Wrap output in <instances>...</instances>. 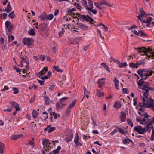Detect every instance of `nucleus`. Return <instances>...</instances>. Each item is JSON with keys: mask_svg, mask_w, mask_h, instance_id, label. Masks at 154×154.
<instances>
[{"mask_svg": "<svg viewBox=\"0 0 154 154\" xmlns=\"http://www.w3.org/2000/svg\"><path fill=\"white\" fill-rule=\"evenodd\" d=\"M143 97L141 98L143 102L141 106L147 108L154 107V101L152 99L148 98L149 94H148L146 97L143 93Z\"/></svg>", "mask_w": 154, "mask_h": 154, "instance_id": "1", "label": "nucleus"}, {"mask_svg": "<svg viewBox=\"0 0 154 154\" xmlns=\"http://www.w3.org/2000/svg\"><path fill=\"white\" fill-rule=\"evenodd\" d=\"M146 77L141 78L139 80L137 81V84L139 86L138 88L139 89H141L145 91L146 88H147L148 86H150L148 82H146L143 81V80H146L147 79Z\"/></svg>", "mask_w": 154, "mask_h": 154, "instance_id": "2", "label": "nucleus"}, {"mask_svg": "<svg viewBox=\"0 0 154 154\" xmlns=\"http://www.w3.org/2000/svg\"><path fill=\"white\" fill-rule=\"evenodd\" d=\"M146 127H145L146 130L147 131H150V129L152 130V131L154 129V117L150 119H147V122L146 123Z\"/></svg>", "mask_w": 154, "mask_h": 154, "instance_id": "3", "label": "nucleus"}, {"mask_svg": "<svg viewBox=\"0 0 154 154\" xmlns=\"http://www.w3.org/2000/svg\"><path fill=\"white\" fill-rule=\"evenodd\" d=\"M139 51L140 53L143 52L144 55L146 54L147 52L150 53L151 56L152 57H154V50L153 51H152V49L150 48V47H149L148 48H146L142 47L141 48H138Z\"/></svg>", "mask_w": 154, "mask_h": 154, "instance_id": "4", "label": "nucleus"}, {"mask_svg": "<svg viewBox=\"0 0 154 154\" xmlns=\"http://www.w3.org/2000/svg\"><path fill=\"white\" fill-rule=\"evenodd\" d=\"M23 43L27 45L28 47H31L33 45L34 40L30 38H24L22 39Z\"/></svg>", "mask_w": 154, "mask_h": 154, "instance_id": "5", "label": "nucleus"}, {"mask_svg": "<svg viewBox=\"0 0 154 154\" xmlns=\"http://www.w3.org/2000/svg\"><path fill=\"white\" fill-rule=\"evenodd\" d=\"M144 118L143 120L139 119L137 117L136 118V121L142 124H144L146 125L147 122V119L149 118V115L146 113H144L143 114Z\"/></svg>", "mask_w": 154, "mask_h": 154, "instance_id": "6", "label": "nucleus"}, {"mask_svg": "<svg viewBox=\"0 0 154 154\" xmlns=\"http://www.w3.org/2000/svg\"><path fill=\"white\" fill-rule=\"evenodd\" d=\"M82 3L85 8L88 10L90 9L91 8H93V3L91 1L89 0L88 2H87L86 1V0H83Z\"/></svg>", "mask_w": 154, "mask_h": 154, "instance_id": "7", "label": "nucleus"}, {"mask_svg": "<svg viewBox=\"0 0 154 154\" xmlns=\"http://www.w3.org/2000/svg\"><path fill=\"white\" fill-rule=\"evenodd\" d=\"M78 17L80 19H83L87 22H92L94 21L93 19L91 18L88 15H81L80 14H78Z\"/></svg>", "mask_w": 154, "mask_h": 154, "instance_id": "8", "label": "nucleus"}, {"mask_svg": "<svg viewBox=\"0 0 154 154\" xmlns=\"http://www.w3.org/2000/svg\"><path fill=\"white\" fill-rule=\"evenodd\" d=\"M134 130L139 134H143L145 133V128H144L141 126H136L134 127Z\"/></svg>", "mask_w": 154, "mask_h": 154, "instance_id": "9", "label": "nucleus"}, {"mask_svg": "<svg viewBox=\"0 0 154 154\" xmlns=\"http://www.w3.org/2000/svg\"><path fill=\"white\" fill-rule=\"evenodd\" d=\"M137 73L142 77L144 76L146 77V73L148 72V69H139L137 71Z\"/></svg>", "mask_w": 154, "mask_h": 154, "instance_id": "10", "label": "nucleus"}, {"mask_svg": "<svg viewBox=\"0 0 154 154\" xmlns=\"http://www.w3.org/2000/svg\"><path fill=\"white\" fill-rule=\"evenodd\" d=\"M47 71V67H44L41 71L37 74V75L40 78V76L44 75Z\"/></svg>", "mask_w": 154, "mask_h": 154, "instance_id": "11", "label": "nucleus"}, {"mask_svg": "<svg viewBox=\"0 0 154 154\" xmlns=\"http://www.w3.org/2000/svg\"><path fill=\"white\" fill-rule=\"evenodd\" d=\"M152 20V19L151 17H149V18L146 20H143L142 22L143 25H144L143 23H147V24L146 25V26L147 27H149V25L150 24V23Z\"/></svg>", "mask_w": 154, "mask_h": 154, "instance_id": "12", "label": "nucleus"}, {"mask_svg": "<svg viewBox=\"0 0 154 154\" xmlns=\"http://www.w3.org/2000/svg\"><path fill=\"white\" fill-rule=\"evenodd\" d=\"M106 79L105 78H102L99 79L98 81V83L99 84V87L101 88L103 85L105 83V80Z\"/></svg>", "mask_w": 154, "mask_h": 154, "instance_id": "13", "label": "nucleus"}, {"mask_svg": "<svg viewBox=\"0 0 154 154\" xmlns=\"http://www.w3.org/2000/svg\"><path fill=\"white\" fill-rule=\"evenodd\" d=\"M10 103L12 106L15 108L17 111H19L20 108L19 107V104L16 102L14 101L12 102H10Z\"/></svg>", "mask_w": 154, "mask_h": 154, "instance_id": "14", "label": "nucleus"}, {"mask_svg": "<svg viewBox=\"0 0 154 154\" xmlns=\"http://www.w3.org/2000/svg\"><path fill=\"white\" fill-rule=\"evenodd\" d=\"M75 134L76 136L75 137L74 140V142L75 144L77 146H82V144L79 142V138L78 135V133H76Z\"/></svg>", "mask_w": 154, "mask_h": 154, "instance_id": "15", "label": "nucleus"}, {"mask_svg": "<svg viewBox=\"0 0 154 154\" xmlns=\"http://www.w3.org/2000/svg\"><path fill=\"white\" fill-rule=\"evenodd\" d=\"M78 27L83 30H85L88 29V26L85 25L82 23H78Z\"/></svg>", "mask_w": 154, "mask_h": 154, "instance_id": "16", "label": "nucleus"}, {"mask_svg": "<svg viewBox=\"0 0 154 154\" xmlns=\"http://www.w3.org/2000/svg\"><path fill=\"white\" fill-rule=\"evenodd\" d=\"M50 125H48L45 128V131L48 130V133H51L55 129V127H50Z\"/></svg>", "mask_w": 154, "mask_h": 154, "instance_id": "17", "label": "nucleus"}, {"mask_svg": "<svg viewBox=\"0 0 154 154\" xmlns=\"http://www.w3.org/2000/svg\"><path fill=\"white\" fill-rule=\"evenodd\" d=\"M150 86H148L147 87V88H146V90H145V92H143V93H144V94L146 95V96L147 97V96L148 94H149L148 93L149 92V90L150 91H154V88H151L149 87Z\"/></svg>", "mask_w": 154, "mask_h": 154, "instance_id": "18", "label": "nucleus"}, {"mask_svg": "<svg viewBox=\"0 0 154 154\" xmlns=\"http://www.w3.org/2000/svg\"><path fill=\"white\" fill-rule=\"evenodd\" d=\"M96 7L100 9H103L105 8V7L102 6V4H101V2L99 3L98 2H95L94 3Z\"/></svg>", "mask_w": 154, "mask_h": 154, "instance_id": "19", "label": "nucleus"}, {"mask_svg": "<svg viewBox=\"0 0 154 154\" xmlns=\"http://www.w3.org/2000/svg\"><path fill=\"white\" fill-rule=\"evenodd\" d=\"M68 99V97H63L62 98L60 99L59 101L61 106H64L66 104V103L65 102V100Z\"/></svg>", "mask_w": 154, "mask_h": 154, "instance_id": "20", "label": "nucleus"}, {"mask_svg": "<svg viewBox=\"0 0 154 154\" xmlns=\"http://www.w3.org/2000/svg\"><path fill=\"white\" fill-rule=\"evenodd\" d=\"M23 137L22 134H19L18 135H13L11 137V139L13 140H17Z\"/></svg>", "mask_w": 154, "mask_h": 154, "instance_id": "21", "label": "nucleus"}, {"mask_svg": "<svg viewBox=\"0 0 154 154\" xmlns=\"http://www.w3.org/2000/svg\"><path fill=\"white\" fill-rule=\"evenodd\" d=\"M126 115L125 113L124 112H121V119L122 122H125L126 120Z\"/></svg>", "mask_w": 154, "mask_h": 154, "instance_id": "22", "label": "nucleus"}, {"mask_svg": "<svg viewBox=\"0 0 154 154\" xmlns=\"http://www.w3.org/2000/svg\"><path fill=\"white\" fill-rule=\"evenodd\" d=\"M39 18L42 20H46V15L45 13H42L39 17Z\"/></svg>", "mask_w": 154, "mask_h": 154, "instance_id": "23", "label": "nucleus"}, {"mask_svg": "<svg viewBox=\"0 0 154 154\" xmlns=\"http://www.w3.org/2000/svg\"><path fill=\"white\" fill-rule=\"evenodd\" d=\"M81 39V37H76L74 39L71 41V43L72 44H76L79 42V41Z\"/></svg>", "mask_w": 154, "mask_h": 154, "instance_id": "24", "label": "nucleus"}, {"mask_svg": "<svg viewBox=\"0 0 154 154\" xmlns=\"http://www.w3.org/2000/svg\"><path fill=\"white\" fill-rule=\"evenodd\" d=\"M5 149L4 144L0 142V153L2 154Z\"/></svg>", "mask_w": 154, "mask_h": 154, "instance_id": "25", "label": "nucleus"}, {"mask_svg": "<svg viewBox=\"0 0 154 154\" xmlns=\"http://www.w3.org/2000/svg\"><path fill=\"white\" fill-rule=\"evenodd\" d=\"M101 4H103L105 5L110 6V7H112L113 6V5L112 4H109L108 2L106 1L105 0H102L101 2Z\"/></svg>", "mask_w": 154, "mask_h": 154, "instance_id": "26", "label": "nucleus"}, {"mask_svg": "<svg viewBox=\"0 0 154 154\" xmlns=\"http://www.w3.org/2000/svg\"><path fill=\"white\" fill-rule=\"evenodd\" d=\"M72 138L73 134H70L69 136L65 138V140L67 143H68L72 140Z\"/></svg>", "mask_w": 154, "mask_h": 154, "instance_id": "27", "label": "nucleus"}, {"mask_svg": "<svg viewBox=\"0 0 154 154\" xmlns=\"http://www.w3.org/2000/svg\"><path fill=\"white\" fill-rule=\"evenodd\" d=\"M137 65V66H138L140 65H142L143 66L145 64V62L144 60H139L138 61L136 62Z\"/></svg>", "mask_w": 154, "mask_h": 154, "instance_id": "28", "label": "nucleus"}, {"mask_svg": "<svg viewBox=\"0 0 154 154\" xmlns=\"http://www.w3.org/2000/svg\"><path fill=\"white\" fill-rule=\"evenodd\" d=\"M42 144L44 146H46L47 145H49L50 143H49V140L47 139H45L42 141Z\"/></svg>", "mask_w": 154, "mask_h": 154, "instance_id": "29", "label": "nucleus"}, {"mask_svg": "<svg viewBox=\"0 0 154 154\" xmlns=\"http://www.w3.org/2000/svg\"><path fill=\"white\" fill-rule=\"evenodd\" d=\"M129 66L130 67L133 68H138L137 65V63H136L131 62L129 63Z\"/></svg>", "mask_w": 154, "mask_h": 154, "instance_id": "30", "label": "nucleus"}, {"mask_svg": "<svg viewBox=\"0 0 154 154\" xmlns=\"http://www.w3.org/2000/svg\"><path fill=\"white\" fill-rule=\"evenodd\" d=\"M6 8L7 10V12L8 13L10 12V11H12V9L11 6V5H10V2H9L8 3L6 7Z\"/></svg>", "mask_w": 154, "mask_h": 154, "instance_id": "31", "label": "nucleus"}, {"mask_svg": "<svg viewBox=\"0 0 154 154\" xmlns=\"http://www.w3.org/2000/svg\"><path fill=\"white\" fill-rule=\"evenodd\" d=\"M97 94L98 97H102L103 96L104 93L100 91L98 89H97Z\"/></svg>", "mask_w": 154, "mask_h": 154, "instance_id": "32", "label": "nucleus"}, {"mask_svg": "<svg viewBox=\"0 0 154 154\" xmlns=\"http://www.w3.org/2000/svg\"><path fill=\"white\" fill-rule=\"evenodd\" d=\"M114 106L115 108H119L121 107V104L119 101H117L115 103Z\"/></svg>", "mask_w": 154, "mask_h": 154, "instance_id": "33", "label": "nucleus"}, {"mask_svg": "<svg viewBox=\"0 0 154 154\" xmlns=\"http://www.w3.org/2000/svg\"><path fill=\"white\" fill-rule=\"evenodd\" d=\"M44 100L46 104H48L51 102V100H50L49 98L47 96L45 97Z\"/></svg>", "mask_w": 154, "mask_h": 154, "instance_id": "34", "label": "nucleus"}, {"mask_svg": "<svg viewBox=\"0 0 154 154\" xmlns=\"http://www.w3.org/2000/svg\"><path fill=\"white\" fill-rule=\"evenodd\" d=\"M61 147L60 146H58L56 149L53 150L52 152L54 154H58L60 150L61 149Z\"/></svg>", "mask_w": 154, "mask_h": 154, "instance_id": "35", "label": "nucleus"}, {"mask_svg": "<svg viewBox=\"0 0 154 154\" xmlns=\"http://www.w3.org/2000/svg\"><path fill=\"white\" fill-rule=\"evenodd\" d=\"M8 41L10 43L12 42L14 39V37L12 35H10L8 36Z\"/></svg>", "mask_w": 154, "mask_h": 154, "instance_id": "36", "label": "nucleus"}, {"mask_svg": "<svg viewBox=\"0 0 154 154\" xmlns=\"http://www.w3.org/2000/svg\"><path fill=\"white\" fill-rule=\"evenodd\" d=\"M8 16L11 19H13L15 17V15L14 14V11H12L9 14Z\"/></svg>", "mask_w": 154, "mask_h": 154, "instance_id": "37", "label": "nucleus"}, {"mask_svg": "<svg viewBox=\"0 0 154 154\" xmlns=\"http://www.w3.org/2000/svg\"><path fill=\"white\" fill-rule=\"evenodd\" d=\"M140 15L141 18H143L144 16L146 17L147 16L146 14H145L144 11L143 10H140Z\"/></svg>", "mask_w": 154, "mask_h": 154, "instance_id": "38", "label": "nucleus"}, {"mask_svg": "<svg viewBox=\"0 0 154 154\" xmlns=\"http://www.w3.org/2000/svg\"><path fill=\"white\" fill-rule=\"evenodd\" d=\"M53 68L55 71L58 72H63V70L60 69L59 67L58 66H54Z\"/></svg>", "mask_w": 154, "mask_h": 154, "instance_id": "39", "label": "nucleus"}, {"mask_svg": "<svg viewBox=\"0 0 154 154\" xmlns=\"http://www.w3.org/2000/svg\"><path fill=\"white\" fill-rule=\"evenodd\" d=\"M43 119H46L48 117V114L46 112H44L42 114Z\"/></svg>", "mask_w": 154, "mask_h": 154, "instance_id": "40", "label": "nucleus"}, {"mask_svg": "<svg viewBox=\"0 0 154 154\" xmlns=\"http://www.w3.org/2000/svg\"><path fill=\"white\" fill-rule=\"evenodd\" d=\"M53 15L52 14H50L47 16H46V20H51L53 19Z\"/></svg>", "mask_w": 154, "mask_h": 154, "instance_id": "41", "label": "nucleus"}, {"mask_svg": "<svg viewBox=\"0 0 154 154\" xmlns=\"http://www.w3.org/2000/svg\"><path fill=\"white\" fill-rule=\"evenodd\" d=\"M28 32L30 35L34 36L35 35V32L33 29H32L28 31Z\"/></svg>", "mask_w": 154, "mask_h": 154, "instance_id": "42", "label": "nucleus"}, {"mask_svg": "<svg viewBox=\"0 0 154 154\" xmlns=\"http://www.w3.org/2000/svg\"><path fill=\"white\" fill-rule=\"evenodd\" d=\"M76 102V100H74L71 103L69 104L68 107L71 108H72L75 104Z\"/></svg>", "mask_w": 154, "mask_h": 154, "instance_id": "43", "label": "nucleus"}, {"mask_svg": "<svg viewBox=\"0 0 154 154\" xmlns=\"http://www.w3.org/2000/svg\"><path fill=\"white\" fill-rule=\"evenodd\" d=\"M127 65V64L126 62H124V63H120L118 64L120 68L125 67Z\"/></svg>", "mask_w": 154, "mask_h": 154, "instance_id": "44", "label": "nucleus"}, {"mask_svg": "<svg viewBox=\"0 0 154 154\" xmlns=\"http://www.w3.org/2000/svg\"><path fill=\"white\" fill-rule=\"evenodd\" d=\"M131 142H132V140L129 139H124L123 141V143L125 144H128Z\"/></svg>", "mask_w": 154, "mask_h": 154, "instance_id": "45", "label": "nucleus"}, {"mask_svg": "<svg viewBox=\"0 0 154 154\" xmlns=\"http://www.w3.org/2000/svg\"><path fill=\"white\" fill-rule=\"evenodd\" d=\"M32 113L33 117L34 118H35L38 115L37 112L35 110H33Z\"/></svg>", "mask_w": 154, "mask_h": 154, "instance_id": "46", "label": "nucleus"}, {"mask_svg": "<svg viewBox=\"0 0 154 154\" xmlns=\"http://www.w3.org/2000/svg\"><path fill=\"white\" fill-rule=\"evenodd\" d=\"M13 91H14L13 93L14 94H17L18 93L19 90L18 88H17L14 87L13 88Z\"/></svg>", "mask_w": 154, "mask_h": 154, "instance_id": "47", "label": "nucleus"}, {"mask_svg": "<svg viewBox=\"0 0 154 154\" xmlns=\"http://www.w3.org/2000/svg\"><path fill=\"white\" fill-rule=\"evenodd\" d=\"M71 109V108H69V107H67L65 112V113L66 116H68L69 115V113L70 112Z\"/></svg>", "mask_w": 154, "mask_h": 154, "instance_id": "48", "label": "nucleus"}, {"mask_svg": "<svg viewBox=\"0 0 154 154\" xmlns=\"http://www.w3.org/2000/svg\"><path fill=\"white\" fill-rule=\"evenodd\" d=\"M101 65L105 68L108 71H109L108 67L105 63H101Z\"/></svg>", "mask_w": 154, "mask_h": 154, "instance_id": "49", "label": "nucleus"}, {"mask_svg": "<svg viewBox=\"0 0 154 154\" xmlns=\"http://www.w3.org/2000/svg\"><path fill=\"white\" fill-rule=\"evenodd\" d=\"M116 127L118 128V131H119L120 133L123 134H124V130L123 129H122L121 128H120L118 126H116Z\"/></svg>", "mask_w": 154, "mask_h": 154, "instance_id": "50", "label": "nucleus"}, {"mask_svg": "<svg viewBox=\"0 0 154 154\" xmlns=\"http://www.w3.org/2000/svg\"><path fill=\"white\" fill-rule=\"evenodd\" d=\"M118 131V129L116 128L115 129L113 130L110 134L112 136L114 135L115 133Z\"/></svg>", "mask_w": 154, "mask_h": 154, "instance_id": "51", "label": "nucleus"}, {"mask_svg": "<svg viewBox=\"0 0 154 154\" xmlns=\"http://www.w3.org/2000/svg\"><path fill=\"white\" fill-rule=\"evenodd\" d=\"M127 123L128 125H130L131 127L133 126V123L131 122V120L130 119H127Z\"/></svg>", "mask_w": 154, "mask_h": 154, "instance_id": "52", "label": "nucleus"}, {"mask_svg": "<svg viewBox=\"0 0 154 154\" xmlns=\"http://www.w3.org/2000/svg\"><path fill=\"white\" fill-rule=\"evenodd\" d=\"M148 72L146 73V77L151 76L152 75V71L148 69Z\"/></svg>", "mask_w": 154, "mask_h": 154, "instance_id": "53", "label": "nucleus"}, {"mask_svg": "<svg viewBox=\"0 0 154 154\" xmlns=\"http://www.w3.org/2000/svg\"><path fill=\"white\" fill-rule=\"evenodd\" d=\"M7 14L5 13L2 14H1V17L2 19H4L6 17Z\"/></svg>", "mask_w": 154, "mask_h": 154, "instance_id": "54", "label": "nucleus"}, {"mask_svg": "<svg viewBox=\"0 0 154 154\" xmlns=\"http://www.w3.org/2000/svg\"><path fill=\"white\" fill-rule=\"evenodd\" d=\"M28 144L29 145L32 146V147H33L35 146V143L33 141L30 140H29L28 141Z\"/></svg>", "mask_w": 154, "mask_h": 154, "instance_id": "55", "label": "nucleus"}, {"mask_svg": "<svg viewBox=\"0 0 154 154\" xmlns=\"http://www.w3.org/2000/svg\"><path fill=\"white\" fill-rule=\"evenodd\" d=\"M93 8H91L88 11H91L94 14H97V11L96 10H94L92 9Z\"/></svg>", "mask_w": 154, "mask_h": 154, "instance_id": "56", "label": "nucleus"}, {"mask_svg": "<svg viewBox=\"0 0 154 154\" xmlns=\"http://www.w3.org/2000/svg\"><path fill=\"white\" fill-rule=\"evenodd\" d=\"M75 11V8H72V9L69 10L67 12L68 13L71 15H72V14H71L72 13V12L74 11Z\"/></svg>", "mask_w": 154, "mask_h": 154, "instance_id": "57", "label": "nucleus"}, {"mask_svg": "<svg viewBox=\"0 0 154 154\" xmlns=\"http://www.w3.org/2000/svg\"><path fill=\"white\" fill-rule=\"evenodd\" d=\"M11 23L9 21H6L5 23V26L7 28L9 27V25L11 24Z\"/></svg>", "mask_w": 154, "mask_h": 154, "instance_id": "58", "label": "nucleus"}, {"mask_svg": "<svg viewBox=\"0 0 154 154\" xmlns=\"http://www.w3.org/2000/svg\"><path fill=\"white\" fill-rule=\"evenodd\" d=\"M146 35L142 31H139V36H145Z\"/></svg>", "mask_w": 154, "mask_h": 154, "instance_id": "59", "label": "nucleus"}, {"mask_svg": "<svg viewBox=\"0 0 154 154\" xmlns=\"http://www.w3.org/2000/svg\"><path fill=\"white\" fill-rule=\"evenodd\" d=\"M150 140L152 141H154V129L153 131H152Z\"/></svg>", "mask_w": 154, "mask_h": 154, "instance_id": "60", "label": "nucleus"}, {"mask_svg": "<svg viewBox=\"0 0 154 154\" xmlns=\"http://www.w3.org/2000/svg\"><path fill=\"white\" fill-rule=\"evenodd\" d=\"M83 89L84 90V94H89L90 92L88 91L85 87H83Z\"/></svg>", "mask_w": 154, "mask_h": 154, "instance_id": "61", "label": "nucleus"}, {"mask_svg": "<svg viewBox=\"0 0 154 154\" xmlns=\"http://www.w3.org/2000/svg\"><path fill=\"white\" fill-rule=\"evenodd\" d=\"M114 82L115 83V85H119V81L116 78L114 79Z\"/></svg>", "mask_w": 154, "mask_h": 154, "instance_id": "62", "label": "nucleus"}, {"mask_svg": "<svg viewBox=\"0 0 154 154\" xmlns=\"http://www.w3.org/2000/svg\"><path fill=\"white\" fill-rule=\"evenodd\" d=\"M134 101V106H135L137 104V98H134L133 99Z\"/></svg>", "mask_w": 154, "mask_h": 154, "instance_id": "63", "label": "nucleus"}, {"mask_svg": "<svg viewBox=\"0 0 154 154\" xmlns=\"http://www.w3.org/2000/svg\"><path fill=\"white\" fill-rule=\"evenodd\" d=\"M14 69L16 70L17 72V73L20 72L21 71L20 69L16 66L14 67Z\"/></svg>", "mask_w": 154, "mask_h": 154, "instance_id": "64", "label": "nucleus"}]
</instances>
